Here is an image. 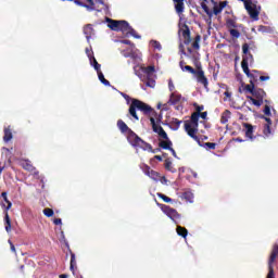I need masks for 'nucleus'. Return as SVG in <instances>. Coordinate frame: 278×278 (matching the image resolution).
I'll return each mask as SVG.
<instances>
[{
	"label": "nucleus",
	"instance_id": "nucleus-1",
	"mask_svg": "<svg viewBox=\"0 0 278 278\" xmlns=\"http://www.w3.org/2000/svg\"><path fill=\"white\" fill-rule=\"evenodd\" d=\"M136 110H139V112H142L146 116H150V118H154L155 123L160 125L162 123V115L157 114L151 105L138 100V99H132L130 106L128 109V114L135 118V121H140V117L138 116V113Z\"/></svg>",
	"mask_w": 278,
	"mask_h": 278
},
{
	"label": "nucleus",
	"instance_id": "nucleus-2",
	"mask_svg": "<svg viewBox=\"0 0 278 278\" xmlns=\"http://www.w3.org/2000/svg\"><path fill=\"white\" fill-rule=\"evenodd\" d=\"M117 127L122 131V134H128L127 140L131 147L135 149H151V143L146 142L140 138L123 119L117 121Z\"/></svg>",
	"mask_w": 278,
	"mask_h": 278
},
{
	"label": "nucleus",
	"instance_id": "nucleus-3",
	"mask_svg": "<svg viewBox=\"0 0 278 278\" xmlns=\"http://www.w3.org/2000/svg\"><path fill=\"white\" fill-rule=\"evenodd\" d=\"M135 75L139 77L140 81H143L148 88H153L155 86V66H140L136 65L134 67Z\"/></svg>",
	"mask_w": 278,
	"mask_h": 278
},
{
	"label": "nucleus",
	"instance_id": "nucleus-4",
	"mask_svg": "<svg viewBox=\"0 0 278 278\" xmlns=\"http://www.w3.org/2000/svg\"><path fill=\"white\" fill-rule=\"evenodd\" d=\"M106 21L109 23L108 26L113 31H122L123 34H126V36H132V38H137V39L141 38V36L138 35V33L136 31V29H134V27L129 25V22L124 20L116 21L112 18H108Z\"/></svg>",
	"mask_w": 278,
	"mask_h": 278
},
{
	"label": "nucleus",
	"instance_id": "nucleus-5",
	"mask_svg": "<svg viewBox=\"0 0 278 278\" xmlns=\"http://www.w3.org/2000/svg\"><path fill=\"white\" fill-rule=\"evenodd\" d=\"M244 90L252 94L248 96V99L252 101L253 105L256 108H262V105L265 103L264 98L266 97V91H264L262 88H258L257 85H245Z\"/></svg>",
	"mask_w": 278,
	"mask_h": 278
},
{
	"label": "nucleus",
	"instance_id": "nucleus-6",
	"mask_svg": "<svg viewBox=\"0 0 278 278\" xmlns=\"http://www.w3.org/2000/svg\"><path fill=\"white\" fill-rule=\"evenodd\" d=\"M199 113H192L190 121L185 122V131L189 136V138H192L195 142H199V118H200Z\"/></svg>",
	"mask_w": 278,
	"mask_h": 278
},
{
	"label": "nucleus",
	"instance_id": "nucleus-7",
	"mask_svg": "<svg viewBox=\"0 0 278 278\" xmlns=\"http://www.w3.org/2000/svg\"><path fill=\"white\" fill-rule=\"evenodd\" d=\"M229 4V1H222V2H214L213 11L210 10V7H207V3L201 2V8L207 14L208 18H212V16H218L225 8Z\"/></svg>",
	"mask_w": 278,
	"mask_h": 278
},
{
	"label": "nucleus",
	"instance_id": "nucleus-8",
	"mask_svg": "<svg viewBox=\"0 0 278 278\" xmlns=\"http://www.w3.org/2000/svg\"><path fill=\"white\" fill-rule=\"evenodd\" d=\"M243 73L250 79V84L248 86H257L260 81H268V79H270V76H264V72H260L257 70H248V72Z\"/></svg>",
	"mask_w": 278,
	"mask_h": 278
},
{
	"label": "nucleus",
	"instance_id": "nucleus-9",
	"mask_svg": "<svg viewBox=\"0 0 278 278\" xmlns=\"http://www.w3.org/2000/svg\"><path fill=\"white\" fill-rule=\"evenodd\" d=\"M242 62H241V68L243 73H249V64H253L254 59L253 54L249 52V43L242 45Z\"/></svg>",
	"mask_w": 278,
	"mask_h": 278
},
{
	"label": "nucleus",
	"instance_id": "nucleus-10",
	"mask_svg": "<svg viewBox=\"0 0 278 278\" xmlns=\"http://www.w3.org/2000/svg\"><path fill=\"white\" fill-rule=\"evenodd\" d=\"M278 257V245L275 244L273 247L269 260H268V274L266 278H275V268L273 267V264H275V260Z\"/></svg>",
	"mask_w": 278,
	"mask_h": 278
},
{
	"label": "nucleus",
	"instance_id": "nucleus-11",
	"mask_svg": "<svg viewBox=\"0 0 278 278\" xmlns=\"http://www.w3.org/2000/svg\"><path fill=\"white\" fill-rule=\"evenodd\" d=\"M178 36L185 45L192 42V38L190 37V27H188L187 24H179Z\"/></svg>",
	"mask_w": 278,
	"mask_h": 278
},
{
	"label": "nucleus",
	"instance_id": "nucleus-12",
	"mask_svg": "<svg viewBox=\"0 0 278 278\" xmlns=\"http://www.w3.org/2000/svg\"><path fill=\"white\" fill-rule=\"evenodd\" d=\"M150 123L154 134H159L160 138H163V140H168V135L160 124L155 123V117H150Z\"/></svg>",
	"mask_w": 278,
	"mask_h": 278
},
{
	"label": "nucleus",
	"instance_id": "nucleus-13",
	"mask_svg": "<svg viewBox=\"0 0 278 278\" xmlns=\"http://www.w3.org/2000/svg\"><path fill=\"white\" fill-rule=\"evenodd\" d=\"M250 10L251 11H248L250 18H252V21H260V12H262V7L257 5V1L250 4Z\"/></svg>",
	"mask_w": 278,
	"mask_h": 278
},
{
	"label": "nucleus",
	"instance_id": "nucleus-14",
	"mask_svg": "<svg viewBox=\"0 0 278 278\" xmlns=\"http://www.w3.org/2000/svg\"><path fill=\"white\" fill-rule=\"evenodd\" d=\"M198 84H202L204 88H207L208 81L207 77H205V72H203V68L201 66H198V70L193 73Z\"/></svg>",
	"mask_w": 278,
	"mask_h": 278
},
{
	"label": "nucleus",
	"instance_id": "nucleus-15",
	"mask_svg": "<svg viewBox=\"0 0 278 278\" xmlns=\"http://www.w3.org/2000/svg\"><path fill=\"white\" fill-rule=\"evenodd\" d=\"M142 170H143L144 175L150 177V179H153L154 181H160V173L151 169V167L149 165L144 164L142 166Z\"/></svg>",
	"mask_w": 278,
	"mask_h": 278
},
{
	"label": "nucleus",
	"instance_id": "nucleus-16",
	"mask_svg": "<svg viewBox=\"0 0 278 278\" xmlns=\"http://www.w3.org/2000/svg\"><path fill=\"white\" fill-rule=\"evenodd\" d=\"M244 131H245V138H249L251 142H254L256 140L257 136H254L253 132L255 131V126L249 124V123H243Z\"/></svg>",
	"mask_w": 278,
	"mask_h": 278
},
{
	"label": "nucleus",
	"instance_id": "nucleus-17",
	"mask_svg": "<svg viewBox=\"0 0 278 278\" xmlns=\"http://www.w3.org/2000/svg\"><path fill=\"white\" fill-rule=\"evenodd\" d=\"M159 207H161L162 212L170 218V220H175V211L173 207L166 205V204H159Z\"/></svg>",
	"mask_w": 278,
	"mask_h": 278
},
{
	"label": "nucleus",
	"instance_id": "nucleus-18",
	"mask_svg": "<svg viewBox=\"0 0 278 278\" xmlns=\"http://www.w3.org/2000/svg\"><path fill=\"white\" fill-rule=\"evenodd\" d=\"M264 121H266V124L264 125L263 134L268 138L273 131L270 130V125H273V121L269 117L263 116Z\"/></svg>",
	"mask_w": 278,
	"mask_h": 278
},
{
	"label": "nucleus",
	"instance_id": "nucleus-19",
	"mask_svg": "<svg viewBox=\"0 0 278 278\" xmlns=\"http://www.w3.org/2000/svg\"><path fill=\"white\" fill-rule=\"evenodd\" d=\"M88 4L84 3L81 0H76V5H80V8H86L90 12L94 10V0H86Z\"/></svg>",
	"mask_w": 278,
	"mask_h": 278
},
{
	"label": "nucleus",
	"instance_id": "nucleus-20",
	"mask_svg": "<svg viewBox=\"0 0 278 278\" xmlns=\"http://www.w3.org/2000/svg\"><path fill=\"white\" fill-rule=\"evenodd\" d=\"M198 142L199 147H203V149H206V151H214L216 149V143L215 142H201V138L198 137Z\"/></svg>",
	"mask_w": 278,
	"mask_h": 278
},
{
	"label": "nucleus",
	"instance_id": "nucleus-21",
	"mask_svg": "<svg viewBox=\"0 0 278 278\" xmlns=\"http://www.w3.org/2000/svg\"><path fill=\"white\" fill-rule=\"evenodd\" d=\"M92 34H94V28H92L91 24H87L84 27V35L86 36V39L88 42H90V38H92Z\"/></svg>",
	"mask_w": 278,
	"mask_h": 278
},
{
	"label": "nucleus",
	"instance_id": "nucleus-22",
	"mask_svg": "<svg viewBox=\"0 0 278 278\" xmlns=\"http://www.w3.org/2000/svg\"><path fill=\"white\" fill-rule=\"evenodd\" d=\"M4 225L5 231L10 233V231H12V219H10V214H8V211L4 212Z\"/></svg>",
	"mask_w": 278,
	"mask_h": 278
},
{
	"label": "nucleus",
	"instance_id": "nucleus-23",
	"mask_svg": "<svg viewBox=\"0 0 278 278\" xmlns=\"http://www.w3.org/2000/svg\"><path fill=\"white\" fill-rule=\"evenodd\" d=\"M226 27H227L228 29H238V27H242V25H241V24H238V23L236 22V20H233V18H227V20H226Z\"/></svg>",
	"mask_w": 278,
	"mask_h": 278
},
{
	"label": "nucleus",
	"instance_id": "nucleus-24",
	"mask_svg": "<svg viewBox=\"0 0 278 278\" xmlns=\"http://www.w3.org/2000/svg\"><path fill=\"white\" fill-rule=\"evenodd\" d=\"M230 118H231V111L226 110L225 112H223L222 116H220L222 125H227V123H229Z\"/></svg>",
	"mask_w": 278,
	"mask_h": 278
},
{
	"label": "nucleus",
	"instance_id": "nucleus-25",
	"mask_svg": "<svg viewBox=\"0 0 278 278\" xmlns=\"http://www.w3.org/2000/svg\"><path fill=\"white\" fill-rule=\"evenodd\" d=\"M178 197H180V199H185V201H188L189 203H192V200L194 199V194L190 191L178 193Z\"/></svg>",
	"mask_w": 278,
	"mask_h": 278
},
{
	"label": "nucleus",
	"instance_id": "nucleus-26",
	"mask_svg": "<svg viewBox=\"0 0 278 278\" xmlns=\"http://www.w3.org/2000/svg\"><path fill=\"white\" fill-rule=\"evenodd\" d=\"M75 268H77V260L75 258V253L71 251V263L70 270L75 275Z\"/></svg>",
	"mask_w": 278,
	"mask_h": 278
},
{
	"label": "nucleus",
	"instance_id": "nucleus-27",
	"mask_svg": "<svg viewBox=\"0 0 278 278\" xmlns=\"http://www.w3.org/2000/svg\"><path fill=\"white\" fill-rule=\"evenodd\" d=\"M176 233H178V236L185 240L188 238V229L186 227L177 226Z\"/></svg>",
	"mask_w": 278,
	"mask_h": 278
},
{
	"label": "nucleus",
	"instance_id": "nucleus-28",
	"mask_svg": "<svg viewBox=\"0 0 278 278\" xmlns=\"http://www.w3.org/2000/svg\"><path fill=\"white\" fill-rule=\"evenodd\" d=\"M13 135H12V128L5 127L4 128V136H3V140L4 142H10V140H12Z\"/></svg>",
	"mask_w": 278,
	"mask_h": 278
},
{
	"label": "nucleus",
	"instance_id": "nucleus-29",
	"mask_svg": "<svg viewBox=\"0 0 278 278\" xmlns=\"http://www.w3.org/2000/svg\"><path fill=\"white\" fill-rule=\"evenodd\" d=\"M22 168H24V170H28L29 173L36 170V167L31 165V162H29V160H26L22 163Z\"/></svg>",
	"mask_w": 278,
	"mask_h": 278
},
{
	"label": "nucleus",
	"instance_id": "nucleus-30",
	"mask_svg": "<svg viewBox=\"0 0 278 278\" xmlns=\"http://www.w3.org/2000/svg\"><path fill=\"white\" fill-rule=\"evenodd\" d=\"M1 197H2L3 201H5V203H7L5 212H8L9 210L12 208V202H10V200H8V192H5V191L2 192Z\"/></svg>",
	"mask_w": 278,
	"mask_h": 278
},
{
	"label": "nucleus",
	"instance_id": "nucleus-31",
	"mask_svg": "<svg viewBox=\"0 0 278 278\" xmlns=\"http://www.w3.org/2000/svg\"><path fill=\"white\" fill-rule=\"evenodd\" d=\"M188 168H185V167H180L179 169H178V177L180 178V179H188Z\"/></svg>",
	"mask_w": 278,
	"mask_h": 278
},
{
	"label": "nucleus",
	"instance_id": "nucleus-32",
	"mask_svg": "<svg viewBox=\"0 0 278 278\" xmlns=\"http://www.w3.org/2000/svg\"><path fill=\"white\" fill-rule=\"evenodd\" d=\"M98 74V78L100 79L101 84H103L104 86H110V80L105 79V76L103 75V72H101V70L99 72H97Z\"/></svg>",
	"mask_w": 278,
	"mask_h": 278
},
{
	"label": "nucleus",
	"instance_id": "nucleus-33",
	"mask_svg": "<svg viewBox=\"0 0 278 278\" xmlns=\"http://www.w3.org/2000/svg\"><path fill=\"white\" fill-rule=\"evenodd\" d=\"M89 61H90L91 66H93L94 71H97V73H99V71H101V64H99L97 59L93 56Z\"/></svg>",
	"mask_w": 278,
	"mask_h": 278
},
{
	"label": "nucleus",
	"instance_id": "nucleus-34",
	"mask_svg": "<svg viewBox=\"0 0 278 278\" xmlns=\"http://www.w3.org/2000/svg\"><path fill=\"white\" fill-rule=\"evenodd\" d=\"M201 42V35L195 36L194 41L192 42V48L199 51L201 49V46L199 45Z\"/></svg>",
	"mask_w": 278,
	"mask_h": 278
},
{
	"label": "nucleus",
	"instance_id": "nucleus-35",
	"mask_svg": "<svg viewBox=\"0 0 278 278\" xmlns=\"http://www.w3.org/2000/svg\"><path fill=\"white\" fill-rule=\"evenodd\" d=\"M172 146H173V142L168 140H163V141H160L159 143V147H161V149H170Z\"/></svg>",
	"mask_w": 278,
	"mask_h": 278
},
{
	"label": "nucleus",
	"instance_id": "nucleus-36",
	"mask_svg": "<svg viewBox=\"0 0 278 278\" xmlns=\"http://www.w3.org/2000/svg\"><path fill=\"white\" fill-rule=\"evenodd\" d=\"M243 3L247 12H251V5H253V0H239Z\"/></svg>",
	"mask_w": 278,
	"mask_h": 278
},
{
	"label": "nucleus",
	"instance_id": "nucleus-37",
	"mask_svg": "<svg viewBox=\"0 0 278 278\" xmlns=\"http://www.w3.org/2000/svg\"><path fill=\"white\" fill-rule=\"evenodd\" d=\"M157 197H159V199H162V201H164L165 203H173V199L168 198L164 193H157Z\"/></svg>",
	"mask_w": 278,
	"mask_h": 278
},
{
	"label": "nucleus",
	"instance_id": "nucleus-38",
	"mask_svg": "<svg viewBox=\"0 0 278 278\" xmlns=\"http://www.w3.org/2000/svg\"><path fill=\"white\" fill-rule=\"evenodd\" d=\"M265 103H267L264 108V114L265 116H270V102L268 100H265Z\"/></svg>",
	"mask_w": 278,
	"mask_h": 278
},
{
	"label": "nucleus",
	"instance_id": "nucleus-39",
	"mask_svg": "<svg viewBox=\"0 0 278 278\" xmlns=\"http://www.w3.org/2000/svg\"><path fill=\"white\" fill-rule=\"evenodd\" d=\"M229 34L232 38H240V31L236 28H230Z\"/></svg>",
	"mask_w": 278,
	"mask_h": 278
},
{
	"label": "nucleus",
	"instance_id": "nucleus-40",
	"mask_svg": "<svg viewBox=\"0 0 278 278\" xmlns=\"http://www.w3.org/2000/svg\"><path fill=\"white\" fill-rule=\"evenodd\" d=\"M43 214H45V216H47V218H51V216H53L54 212L52 208L47 207L43 210Z\"/></svg>",
	"mask_w": 278,
	"mask_h": 278
},
{
	"label": "nucleus",
	"instance_id": "nucleus-41",
	"mask_svg": "<svg viewBox=\"0 0 278 278\" xmlns=\"http://www.w3.org/2000/svg\"><path fill=\"white\" fill-rule=\"evenodd\" d=\"M151 46L153 49H156L157 51H162V45L159 41L152 40Z\"/></svg>",
	"mask_w": 278,
	"mask_h": 278
},
{
	"label": "nucleus",
	"instance_id": "nucleus-42",
	"mask_svg": "<svg viewBox=\"0 0 278 278\" xmlns=\"http://www.w3.org/2000/svg\"><path fill=\"white\" fill-rule=\"evenodd\" d=\"M193 106L195 108V114H200L201 115V112H203V110H205V106L203 105H199L197 103L193 104Z\"/></svg>",
	"mask_w": 278,
	"mask_h": 278
},
{
	"label": "nucleus",
	"instance_id": "nucleus-43",
	"mask_svg": "<svg viewBox=\"0 0 278 278\" xmlns=\"http://www.w3.org/2000/svg\"><path fill=\"white\" fill-rule=\"evenodd\" d=\"M182 71L185 72V71H187L188 73H190L191 75H193V73H194V68L192 67V66H190V65H185V67H182Z\"/></svg>",
	"mask_w": 278,
	"mask_h": 278
},
{
	"label": "nucleus",
	"instance_id": "nucleus-44",
	"mask_svg": "<svg viewBox=\"0 0 278 278\" xmlns=\"http://www.w3.org/2000/svg\"><path fill=\"white\" fill-rule=\"evenodd\" d=\"M181 101H186V98H182L181 94L175 93V103H179Z\"/></svg>",
	"mask_w": 278,
	"mask_h": 278
},
{
	"label": "nucleus",
	"instance_id": "nucleus-45",
	"mask_svg": "<svg viewBox=\"0 0 278 278\" xmlns=\"http://www.w3.org/2000/svg\"><path fill=\"white\" fill-rule=\"evenodd\" d=\"M167 105H175V92L170 93L169 100L167 102Z\"/></svg>",
	"mask_w": 278,
	"mask_h": 278
},
{
	"label": "nucleus",
	"instance_id": "nucleus-46",
	"mask_svg": "<svg viewBox=\"0 0 278 278\" xmlns=\"http://www.w3.org/2000/svg\"><path fill=\"white\" fill-rule=\"evenodd\" d=\"M143 151H151V153H160V148L153 149V147L150 144V148L142 149Z\"/></svg>",
	"mask_w": 278,
	"mask_h": 278
},
{
	"label": "nucleus",
	"instance_id": "nucleus-47",
	"mask_svg": "<svg viewBox=\"0 0 278 278\" xmlns=\"http://www.w3.org/2000/svg\"><path fill=\"white\" fill-rule=\"evenodd\" d=\"M187 179H190V177L197 178V173L192 172L191 169H187Z\"/></svg>",
	"mask_w": 278,
	"mask_h": 278
},
{
	"label": "nucleus",
	"instance_id": "nucleus-48",
	"mask_svg": "<svg viewBox=\"0 0 278 278\" xmlns=\"http://www.w3.org/2000/svg\"><path fill=\"white\" fill-rule=\"evenodd\" d=\"M170 166H173V162H170V160L166 159L165 160V168H166V170H170Z\"/></svg>",
	"mask_w": 278,
	"mask_h": 278
},
{
	"label": "nucleus",
	"instance_id": "nucleus-49",
	"mask_svg": "<svg viewBox=\"0 0 278 278\" xmlns=\"http://www.w3.org/2000/svg\"><path fill=\"white\" fill-rule=\"evenodd\" d=\"M159 181H161V184H163V186H167L168 185V179H166L164 176L160 177Z\"/></svg>",
	"mask_w": 278,
	"mask_h": 278
},
{
	"label": "nucleus",
	"instance_id": "nucleus-50",
	"mask_svg": "<svg viewBox=\"0 0 278 278\" xmlns=\"http://www.w3.org/2000/svg\"><path fill=\"white\" fill-rule=\"evenodd\" d=\"M121 42H122V45H128V46H130V47H134V43H132L131 40H129V39H124V40H122Z\"/></svg>",
	"mask_w": 278,
	"mask_h": 278
},
{
	"label": "nucleus",
	"instance_id": "nucleus-51",
	"mask_svg": "<svg viewBox=\"0 0 278 278\" xmlns=\"http://www.w3.org/2000/svg\"><path fill=\"white\" fill-rule=\"evenodd\" d=\"M86 53H87V56L89 58V60H92V58H94L93 53L90 52V50L88 48L86 49Z\"/></svg>",
	"mask_w": 278,
	"mask_h": 278
},
{
	"label": "nucleus",
	"instance_id": "nucleus-52",
	"mask_svg": "<svg viewBox=\"0 0 278 278\" xmlns=\"http://www.w3.org/2000/svg\"><path fill=\"white\" fill-rule=\"evenodd\" d=\"M9 244H10L11 251H12L13 253H16V248L14 247V243H12L11 240H9Z\"/></svg>",
	"mask_w": 278,
	"mask_h": 278
},
{
	"label": "nucleus",
	"instance_id": "nucleus-53",
	"mask_svg": "<svg viewBox=\"0 0 278 278\" xmlns=\"http://www.w3.org/2000/svg\"><path fill=\"white\" fill-rule=\"evenodd\" d=\"M203 118V121H205V118H207V112H201L200 113V118Z\"/></svg>",
	"mask_w": 278,
	"mask_h": 278
},
{
	"label": "nucleus",
	"instance_id": "nucleus-54",
	"mask_svg": "<svg viewBox=\"0 0 278 278\" xmlns=\"http://www.w3.org/2000/svg\"><path fill=\"white\" fill-rule=\"evenodd\" d=\"M124 56L131 58L132 60H136V54L135 53L124 54Z\"/></svg>",
	"mask_w": 278,
	"mask_h": 278
},
{
	"label": "nucleus",
	"instance_id": "nucleus-55",
	"mask_svg": "<svg viewBox=\"0 0 278 278\" xmlns=\"http://www.w3.org/2000/svg\"><path fill=\"white\" fill-rule=\"evenodd\" d=\"M53 223H54L55 225H62V218H55V219L53 220Z\"/></svg>",
	"mask_w": 278,
	"mask_h": 278
},
{
	"label": "nucleus",
	"instance_id": "nucleus-56",
	"mask_svg": "<svg viewBox=\"0 0 278 278\" xmlns=\"http://www.w3.org/2000/svg\"><path fill=\"white\" fill-rule=\"evenodd\" d=\"M224 94H225V97H227V99H231V92L225 91Z\"/></svg>",
	"mask_w": 278,
	"mask_h": 278
},
{
	"label": "nucleus",
	"instance_id": "nucleus-57",
	"mask_svg": "<svg viewBox=\"0 0 278 278\" xmlns=\"http://www.w3.org/2000/svg\"><path fill=\"white\" fill-rule=\"evenodd\" d=\"M154 160H157L159 162H162V156H160V155H154Z\"/></svg>",
	"mask_w": 278,
	"mask_h": 278
},
{
	"label": "nucleus",
	"instance_id": "nucleus-58",
	"mask_svg": "<svg viewBox=\"0 0 278 278\" xmlns=\"http://www.w3.org/2000/svg\"><path fill=\"white\" fill-rule=\"evenodd\" d=\"M168 87H169V90L173 91V80H169Z\"/></svg>",
	"mask_w": 278,
	"mask_h": 278
},
{
	"label": "nucleus",
	"instance_id": "nucleus-59",
	"mask_svg": "<svg viewBox=\"0 0 278 278\" xmlns=\"http://www.w3.org/2000/svg\"><path fill=\"white\" fill-rule=\"evenodd\" d=\"M179 64H180L181 71H184V68H185V66H186V65H184V61H181Z\"/></svg>",
	"mask_w": 278,
	"mask_h": 278
},
{
	"label": "nucleus",
	"instance_id": "nucleus-60",
	"mask_svg": "<svg viewBox=\"0 0 278 278\" xmlns=\"http://www.w3.org/2000/svg\"><path fill=\"white\" fill-rule=\"evenodd\" d=\"M175 218H181V215H179V213L175 212Z\"/></svg>",
	"mask_w": 278,
	"mask_h": 278
},
{
	"label": "nucleus",
	"instance_id": "nucleus-61",
	"mask_svg": "<svg viewBox=\"0 0 278 278\" xmlns=\"http://www.w3.org/2000/svg\"><path fill=\"white\" fill-rule=\"evenodd\" d=\"M98 2H100L101 5H105V0H98Z\"/></svg>",
	"mask_w": 278,
	"mask_h": 278
},
{
	"label": "nucleus",
	"instance_id": "nucleus-62",
	"mask_svg": "<svg viewBox=\"0 0 278 278\" xmlns=\"http://www.w3.org/2000/svg\"><path fill=\"white\" fill-rule=\"evenodd\" d=\"M60 278H67V276L62 274V275H60Z\"/></svg>",
	"mask_w": 278,
	"mask_h": 278
},
{
	"label": "nucleus",
	"instance_id": "nucleus-63",
	"mask_svg": "<svg viewBox=\"0 0 278 278\" xmlns=\"http://www.w3.org/2000/svg\"><path fill=\"white\" fill-rule=\"evenodd\" d=\"M202 140H207V136H203V137H202Z\"/></svg>",
	"mask_w": 278,
	"mask_h": 278
},
{
	"label": "nucleus",
	"instance_id": "nucleus-64",
	"mask_svg": "<svg viewBox=\"0 0 278 278\" xmlns=\"http://www.w3.org/2000/svg\"><path fill=\"white\" fill-rule=\"evenodd\" d=\"M237 142H242V139H240V138H237Z\"/></svg>",
	"mask_w": 278,
	"mask_h": 278
}]
</instances>
